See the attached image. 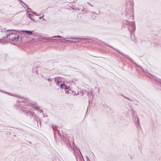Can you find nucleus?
<instances>
[{"label": "nucleus", "mask_w": 161, "mask_h": 161, "mask_svg": "<svg viewBox=\"0 0 161 161\" xmlns=\"http://www.w3.org/2000/svg\"><path fill=\"white\" fill-rule=\"evenodd\" d=\"M65 85L64 83H61L60 85V89L62 90L63 89H64V86H65Z\"/></svg>", "instance_id": "obj_15"}, {"label": "nucleus", "mask_w": 161, "mask_h": 161, "mask_svg": "<svg viewBox=\"0 0 161 161\" xmlns=\"http://www.w3.org/2000/svg\"><path fill=\"white\" fill-rule=\"evenodd\" d=\"M17 105L19 106V108L22 107V105H21L20 104H19L18 103L17 104Z\"/></svg>", "instance_id": "obj_24"}, {"label": "nucleus", "mask_w": 161, "mask_h": 161, "mask_svg": "<svg viewBox=\"0 0 161 161\" xmlns=\"http://www.w3.org/2000/svg\"><path fill=\"white\" fill-rule=\"evenodd\" d=\"M92 91V90H90L88 92H87L86 94L89 97L91 95H93Z\"/></svg>", "instance_id": "obj_13"}, {"label": "nucleus", "mask_w": 161, "mask_h": 161, "mask_svg": "<svg viewBox=\"0 0 161 161\" xmlns=\"http://www.w3.org/2000/svg\"><path fill=\"white\" fill-rule=\"evenodd\" d=\"M33 114H34V113H33L32 114V116H33Z\"/></svg>", "instance_id": "obj_44"}, {"label": "nucleus", "mask_w": 161, "mask_h": 161, "mask_svg": "<svg viewBox=\"0 0 161 161\" xmlns=\"http://www.w3.org/2000/svg\"><path fill=\"white\" fill-rule=\"evenodd\" d=\"M42 77L44 79L47 80L50 84H52V81L53 80V78H48L47 79V77H43V76H42Z\"/></svg>", "instance_id": "obj_11"}, {"label": "nucleus", "mask_w": 161, "mask_h": 161, "mask_svg": "<svg viewBox=\"0 0 161 161\" xmlns=\"http://www.w3.org/2000/svg\"><path fill=\"white\" fill-rule=\"evenodd\" d=\"M6 94L8 95L9 96H11V95H12V94H11V93H9V92H7Z\"/></svg>", "instance_id": "obj_26"}, {"label": "nucleus", "mask_w": 161, "mask_h": 161, "mask_svg": "<svg viewBox=\"0 0 161 161\" xmlns=\"http://www.w3.org/2000/svg\"><path fill=\"white\" fill-rule=\"evenodd\" d=\"M13 137H16V136L15 135H14V136H13Z\"/></svg>", "instance_id": "obj_36"}, {"label": "nucleus", "mask_w": 161, "mask_h": 161, "mask_svg": "<svg viewBox=\"0 0 161 161\" xmlns=\"http://www.w3.org/2000/svg\"><path fill=\"white\" fill-rule=\"evenodd\" d=\"M53 79H54V81L55 82H56V84L57 85H58L59 83L60 82H61V81H59L58 80V81H57L56 77H54V78Z\"/></svg>", "instance_id": "obj_14"}, {"label": "nucleus", "mask_w": 161, "mask_h": 161, "mask_svg": "<svg viewBox=\"0 0 161 161\" xmlns=\"http://www.w3.org/2000/svg\"><path fill=\"white\" fill-rule=\"evenodd\" d=\"M82 11L83 12H85H85L86 13H87V11L85 10V9L84 8H83V9H82Z\"/></svg>", "instance_id": "obj_22"}, {"label": "nucleus", "mask_w": 161, "mask_h": 161, "mask_svg": "<svg viewBox=\"0 0 161 161\" xmlns=\"http://www.w3.org/2000/svg\"><path fill=\"white\" fill-rule=\"evenodd\" d=\"M87 92H86L85 90H82L81 92V93L82 94V95H84V93H87Z\"/></svg>", "instance_id": "obj_20"}, {"label": "nucleus", "mask_w": 161, "mask_h": 161, "mask_svg": "<svg viewBox=\"0 0 161 161\" xmlns=\"http://www.w3.org/2000/svg\"><path fill=\"white\" fill-rule=\"evenodd\" d=\"M64 89L65 92H67V90H68V87L66 85H65V86H64Z\"/></svg>", "instance_id": "obj_17"}, {"label": "nucleus", "mask_w": 161, "mask_h": 161, "mask_svg": "<svg viewBox=\"0 0 161 161\" xmlns=\"http://www.w3.org/2000/svg\"><path fill=\"white\" fill-rule=\"evenodd\" d=\"M23 3L25 6V7H26V8L27 9H29V10H31V9L24 2H23Z\"/></svg>", "instance_id": "obj_18"}, {"label": "nucleus", "mask_w": 161, "mask_h": 161, "mask_svg": "<svg viewBox=\"0 0 161 161\" xmlns=\"http://www.w3.org/2000/svg\"><path fill=\"white\" fill-rule=\"evenodd\" d=\"M52 128L53 130L54 131L56 130L57 131V133H58V136L59 137H60L61 138V139H62V137H61V134L59 133V130L57 129L56 125H52Z\"/></svg>", "instance_id": "obj_4"}, {"label": "nucleus", "mask_w": 161, "mask_h": 161, "mask_svg": "<svg viewBox=\"0 0 161 161\" xmlns=\"http://www.w3.org/2000/svg\"><path fill=\"white\" fill-rule=\"evenodd\" d=\"M89 4L92 7H93V6L92 5V4H90V3H89Z\"/></svg>", "instance_id": "obj_34"}, {"label": "nucleus", "mask_w": 161, "mask_h": 161, "mask_svg": "<svg viewBox=\"0 0 161 161\" xmlns=\"http://www.w3.org/2000/svg\"><path fill=\"white\" fill-rule=\"evenodd\" d=\"M90 100L89 101V103H90Z\"/></svg>", "instance_id": "obj_41"}, {"label": "nucleus", "mask_w": 161, "mask_h": 161, "mask_svg": "<svg viewBox=\"0 0 161 161\" xmlns=\"http://www.w3.org/2000/svg\"><path fill=\"white\" fill-rule=\"evenodd\" d=\"M95 18H96V17L95 16V18H94V17H92V18H94V19H95Z\"/></svg>", "instance_id": "obj_39"}, {"label": "nucleus", "mask_w": 161, "mask_h": 161, "mask_svg": "<svg viewBox=\"0 0 161 161\" xmlns=\"http://www.w3.org/2000/svg\"><path fill=\"white\" fill-rule=\"evenodd\" d=\"M18 1H20L21 2H22L23 3V2L22 1H21V0H18Z\"/></svg>", "instance_id": "obj_33"}, {"label": "nucleus", "mask_w": 161, "mask_h": 161, "mask_svg": "<svg viewBox=\"0 0 161 161\" xmlns=\"http://www.w3.org/2000/svg\"><path fill=\"white\" fill-rule=\"evenodd\" d=\"M63 141L65 142V143H66L67 144V146H68V147L69 148V146L71 147V145H70V144H69V143H67L65 141H64V138H63Z\"/></svg>", "instance_id": "obj_16"}, {"label": "nucleus", "mask_w": 161, "mask_h": 161, "mask_svg": "<svg viewBox=\"0 0 161 161\" xmlns=\"http://www.w3.org/2000/svg\"><path fill=\"white\" fill-rule=\"evenodd\" d=\"M77 9L78 10H80V9H79V8H77Z\"/></svg>", "instance_id": "obj_43"}, {"label": "nucleus", "mask_w": 161, "mask_h": 161, "mask_svg": "<svg viewBox=\"0 0 161 161\" xmlns=\"http://www.w3.org/2000/svg\"><path fill=\"white\" fill-rule=\"evenodd\" d=\"M41 18H42V17H40L39 18V19H41Z\"/></svg>", "instance_id": "obj_42"}, {"label": "nucleus", "mask_w": 161, "mask_h": 161, "mask_svg": "<svg viewBox=\"0 0 161 161\" xmlns=\"http://www.w3.org/2000/svg\"><path fill=\"white\" fill-rule=\"evenodd\" d=\"M34 16V15L33 14H29V16H28V18H29V19H30L32 20L33 21L35 22V20L34 19H32L31 17H33Z\"/></svg>", "instance_id": "obj_12"}, {"label": "nucleus", "mask_w": 161, "mask_h": 161, "mask_svg": "<svg viewBox=\"0 0 161 161\" xmlns=\"http://www.w3.org/2000/svg\"><path fill=\"white\" fill-rule=\"evenodd\" d=\"M86 161H90V159H87Z\"/></svg>", "instance_id": "obj_35"}, {"label": "nucleus", "mask_w": 161, "mask_h": 161, "mask_svg": "<svg viewBox=\"0 0 161 161\" xmlns=\"http://www.w3.org/2000/svg\"><path fill=\"white\" fill-rule=\"evenodd\" d=\"M62 39H63L64 40V41H69V42H71L72 43V42H74L75 43L76 42L75 41H69V40H65V39H74V40H79L80 39V38H73V37H70V38H68V37H67V38H63L62 37V38H61Z\"/></svg>", "instance_id": "obj_7"}, {"label": "nucleus", "mask_w": 161, "mask_h": 161, "mask_svg": "<svg viewBox=\"0 0 161 161\" xmlns=\"http://www.w3.org/2000/svg\"><path fill=\"white\" fill-rule=\"evenodd\" d=\"M77 149L80 152V153L82 155V154H81V153L80 152V149L79 148H77Z\"/></svg>", "instance_id": "obj_29"}, {"label": "nucleus", "mask_w": 161, "mask_h": 161, "mask_svg": "<svg viewBox=\"0 0 161 161\" xmlns=\"http://www.w3.org/2000/svg\"><path fill=\"white\" fill-rule=\"evenodd\" d=\"M19 97V98H20V99H21V98H23L24 99V100H23V102H24V101H26V99L25 98V99H24V98H23V97Z\"/></svg>", "instance_id": "obj_25"}, {"label": "nucleus", "mask_w": 161, "mask_h": 161, "mask_svg": "<svg viewBox=\"0 0 161 161\" xmlns=\"http://www.w3.org/2000/svg\"><path fill=\"white\" fill-rule=\"evenodd\" d=\"M71 91H72L71 90H70L69 89V88H68V90H67V92L66 93L67 94L71 93Z\"/></svg>", "instance_id": "obj_19"}, {"label": "nucleus", "mask_w": 161, "mask_h": 161, "mask_svg": "<svg viewBox=\"0 0 161 161\" xmlns=\"http://www.w3.org/2000/svg\"><path fill=\"white\" fill-rule=\"evenodd\" d=\"M95 18H96V17L95 16V18H94V17H92V18H94V19H95Z\"/></svg>", "instance_id": "obj_38"}, {"label": "nucleus", "mask_w": 161, "mask_h": 161, "mask_svg": "<svg viewBox=\"0 0 161 161\" xmlns=\"http://www.w3.org/2000/svg\"><path fill=\"white\" fill-rule=\"evenodd\" d=\"M39 68V67H37V66H33V67L32 70L33 72L34 73V72H35V73H37V74H38L37 73V71H38Z\"/></svg>", "instance_id": "obj_10"}, {"label": "nucleus", "mask_w": 161, "mask_h": 161, "mask_svg": "<svg viewBox=\"0 0 161 161\" xmlns=\"http://www.w3.org/2000/svg\"><path fill=\"white\" fill-rule=\"evenodd\" d=\"M11 96H13L16 97H19L18 95L17 94H12V95H11Z\"/></svg>", "instance_id": "obj_21"}, {"label": "nucleus", "mask_w": 161, "mask_h": 161, "mask_svg": "<svg viewBox=\"0 0 161 161\" xmlns=\"http://www.w3.org/2000/svg\"><path fill=\"white\" fill-rule=\"evenodd\" d=\"M126 25L128 26H130L132 28V29L130 31V33L132 34L136 30V26L134 22H130L125 20L123 22L122 26L123 27H125Z\"/></svg>", "instance_id": "obj_1"}, {"label": "nucleus", "mask_w": 161, "mask_h": 161, "mask_svg": "<svg viewBox=\"0 0 161 161\" xmlns=\"http://www.w3.org/2000/svg\"><path fill=\"white\" fill-rule=\"evenodd\" d=\"M29 142V143H31V142Z\"/></svg>", "instance_id": "obj_45"}, {"label": "nucleus", "mask_w": 161, "mask_h": 161, "mask_svg": "<svg viewBox=\"0 0 161 161\" xmlns=\"http://www.w3.org/2000/svg\"><path fill=\"white\" fill-rule=\"evenodd\" d=\"M0 92H3L4 93H5L6 94V92H5V91H2V90H0Z\"/></svg>", "instance_id": "obj_27"}, {"label": "nucleus", "mask_w": 161, "mask_h": 161, "mask_svg": "<svg viewBox=\"0 0 161 161\" xmlns=\"http://www.w3.org/2000/svg\"><path fill=\"white\" fill-rule=\"evenodd\" d=\"M39 112H40V113H42V110L41 109H40L39 110Z\"/></svg>", "instance_id": "obj_31"}, {"label": "nucleus", "mask_w": 161, "mask_h": 161, "mask_svg": "<svg viewBox=\"0 0 161 161\" xmlns=\"http://www.w3.org/2000/svg\"><path fill=\"white\" fill-rule=\"evenodd\" d=\"M128 29L129 31H130V29L129 28H128Z\"/></svg>", "instance_id": "obj_40"}, {"label": "nucleus", "mask_w": 161, "mask_h": 161, "mask_svg": "<svg viewBox=\"0 0 161 161\" xmlns=\"http://www.w3.org/2000/svg\"><path fill=\"white\" fill-rule=\"evenodd\" d=\"M114 50H115L118 53H119L122 54L123 55L124 57H125L126 58L129 59L130 60V57L128 55L125 54L121 52L118 49H114Z\"/></svg>", "instance_id": "obj_9"}, {"label": "nucleus", "mask_w": 161, "mask_h": 161, "mask_svg": "<svg viewBox=\"0 0 161 161\" xmlns=\"http://www.w3.org/2000/svg\"><path fill=\"white\" fill-rule=\"evenodd\" d=\"M30 12H31V13H33V14L36 13H34L33 11H32V10H30Z\"/></svg>", "instance_id": "obj_30"}, {"label": "nucleus", "mask_w": 161, "mask_h": 161, "mask_svg": "<svg viewBox=\"0 0 161 161\" xmlns=\"http://www.w3.org/2000/svg\"><path fill=\"white\" fill-rule=\"evenodd\" d=\"M86 160L87 159H89L88 156H86Z\"/></svg>", "instance_id": "obj_32"}, {"label": "nucleus", "mask_w": 161, "mask_h": 161, "mask_svg": "<svg viewBox=\"0 0 161 161\" xmlns=\"http://www.w3.org/2000/svg\"><path fill=\"white\" fill-rule=\"evenodd\" d=\"M56 37L61 38H62V37L61 36L58 35V36H54L52 38H56ZM51 38L52 37L49 38H46L45 39H46L47 40H48V41H53L54 40H56V39H51Z\"/></svg>", "instance_id": "obj_8"}, {"label": "nucleus", "mask_w": 161, "mask_h": 161, "mask_svg": "<svg viewBox=\"0 0 161 161\" xmlns=\"http://www.w3.org/2000/svg\"><path fill=\"white\" fill-rule=\"evenodd\" d=\"M7 31H14L16 33H20V34H21V32H25L26 33V34L28 35H31L33 32L32 31H28V30H22L21 31H17V30H15L8 29V30H7Z\"/></svg>", "instance_id": "obj_3"}, {"label": "nucleus", "mask_w": 161, "mask_h": 161, "mask_svg": "<svg viewBox=\"0 0 161 161\" xmlns=\"http://www.w3.org/2000/svg\"><path fill=\"white\" fill-rule=\"evenodd\" d=\"M134 118V120L136 125V126L138 127L140 126L139 120L138 118L136 116H133Z\"/></svg>", "instance_id": "obj_5"}, {"label": "nucleus", "mask_w": 161, "mask_h": 161, "mask_svg": "<svg viewBox=\"0 0 161 161\" xmlns=\"http://www.w3.org/2000/svg\"><path fill=\"white\" fill-rule=\"evenodd\" d=\"M46 72L49 74L53 75L54 74H56L57 73V71L55 69H53L51 70H47Z\"/></svg>", "instance_id": "obj_6"}, {"label": "nucleus", "mask_w": 161, "mask_h": 161, "mask_svg": "<svg viewBox=\"0 0 161 161\" xmlns=\"http://www.w3.org/2000/svg\"><path fill=\"white\" fill-rule=\"evenodd\" d=\"M72 94L73 95H78V93H77L76 94V93L75 92H74L73 91L72 92Z\"/></svg>", "instance_id": "obj_28"}, {"label": "nucleus", "mask_w": 161, "mask_h": 161, "mask_svg": "<svg viewBox=\"0 0 161 161\" xmlns=\"http://www.w3.org/2000/svg\"><path fill=\"white\" fill-rule=\"evenodd\" d=\"M122 96L123 97H125V99H128V100H130V101H131V100L130 99V98H128V97H125V96H124L123 95H122Z\"/></svg>", "instance_id": "obj_23"}, {"label": "nucleus", "mask_w": 161, "mask_h": 161, "mask_svg": "<svg viewBox=\"0 0 161 161\" xmlns=\"http://www.w3.org/2000/svg\"><path fill=\"white\" fill-rule=\"evenodd\" d=\"M8 37L9 39L12 41H17L19 39V35L16 33L11 32L8 34H7L6 36H4V39L8 38Z\"/></svg>", "instance_id": "obj_2"}, {"label": "nucleus", "mask_w": 161, "mask_h": 161, "mask_svg": "<svg viewBox=\"0 0 161 161\" xmlns=\"http://www.w3.org/2000/svg\"><path fill=\"white\" fill-rule=\"evenodd\" d=\"M95 18H96V17L95 16V18H94V17H92V18H94V19H95Z\"/></svg>", "instance_id": "obj_37"}]
</instances>
